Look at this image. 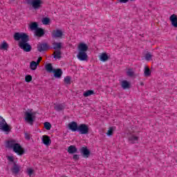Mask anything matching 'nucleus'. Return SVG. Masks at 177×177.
Instances as JSON below:
<instances>
[{"label": "nucleus", "instance_id": "58836bf2", "mask_svg": "<svg viewBox=\"0 0 177 177\" xmlns=\"http://www.w3.org/2000/svg\"><path fill=\"white\" fill-rule=\"evenodd\" d=\"M30 134L26 133H25V139H26V140H30Z\"/></svg>", "mask_w": 177, "mask_h": 177}, {"label": "nucleus", "instance_id": "4c0bfd02", "mask_svg": "<svg viewBox=\"0 0 177 177\" xmlns=\"http://www.w3.org/2000/svg\"><path fill=\"white\" fill-rule=\"evenodd\" d=\"M171 27L174 28V30H177V23H171Z\"/></svg>", "mask_w": 177, "mask_h": 177}, {"label": "nucleus", "instance_id": "cd10ccee", "mask_svg": "<svg viewBox=\"0 0 177 177\" xmlns=\"http://www.w3.org/2000/svg\"><path fill=\"white\" fill-rule=\"evenodd\" d=\"M169 20L171 23H177V15L175 14H173L170 17Z\"/></svg>", "mask_w": 177, "mask_h": 177}, {"label": "nucleus", "instance_id": "a18cd8bd", "mask_svg": "<svg viewBox=\"0 0 177 177\" xmlns=\"http://www.w3.org/2000/svg\"><path fill=\"white\" fill-rule=\"evenodd\" d=\"M30 23H37L36 21H31Z\"/></svg>", "mask_w": 177, "mask_h": 177}, {"label": "nucleus", "instance_id": "39448f33", "mask_svg": "<svg viewBox=\"0 0 177 177\" xmlns=\"http://www.w3.org/2000/svg\"><path fill=\"white\" fill-rule=\"evenodd\" d=\"M30 28L31 31H35V35H36V37H42V35L45 34V31L42 28H38L37 23L31 24Z\"/></svg>", "mask_w": 177, "mask_h": 177}, {"label": "nucleus", "instance_id": "7c9ffc66", "mask_svg": "<svg viewBox=\"0 0 177 177\" xmlns=\"http://www.w3.org/2000/svg\"><path fill=\"white\" fill-rule=\"evenodd\" d=\"M53 48H54V49H55V50H59V49H60V48H62V44L61 43H54Z\"/></svg>", "mask_w": 177, "mask_h": 177}, {"label": "nucleus", "instance_id": "f8f14e48", "mask_svg": "<svg viewBox=\"0 0 177 177\" xmlns=\"http://www.w3.org/2000/svg\"><path fill=\"white\" fill-rule=\"evenodd\" d=\"M100 61L102 63H106V62H108V60L110 59V55L107 54L106 53H102L98 56Z\"/></svg>", "mask_w": 177, "mask_h": 177}, {"label": "nucleus", "instance_id": "c03bdc74", "mask_svg": "<svg viewBox=\"0 0 177 177\" xmlns=\"http://www.w3.org/2000/svg\"><path fill=\"white\" fill-rule=\"evenodd\" d=\"M10 2H15V0H10Z\"/></svg>", "mask_w": 177, "mask_h": 177}, {"label": "nucleus", "instance_id": "f257e3e1", "mask_svg": "<svg viewBox=\"0 0 177 177\" xmlns=\"http://www.w3.org/2000/svg\"><path fill=\"white\" fill-rule=\"evenodd\" d=\"M14 39L19 41V48L23 49L24 52H30L31 50V46L27 43L28 41V35L26 33L17 32L14 35Z\"/></svg>", "mask_w": 177, "mask_h": 177}, {"label": "nucleus", "instance_id": "1a4fd4ad", "mask_svg": "<svg viewBox=\"0 0 177 177\" xmlns=\"http://www.w3.org/2000/svg\"><path fill=\"white\" fill-rule=\"evenodd\" d=\"M135 131L133 130H129V133L130 136H129V141L130 142V143H138L139 142V136L133 134L135 133Z\"/></svg>", "mask_w": 177, "mask_h": 177}, {"label": "nucleus", "instance_id": "20e7f679", "mask_svg": "<svg viewBox=\"0 0 177 177\" xmlns=\"http://www.w3.org/2000/svg\"><path fill=\"white\" fill-rule=\"evenodd\" d=\"M36 114L37 112H35L32 109L26 110L24 113V120L26 122L30 125H32V124H34V121H35Z\"/></svg>", "mask_w": 177, "mask_h": 177}, {"label": "nucleus", "instance_id": "c9c22d12", "mask_svg": "<svg viewBox=\"0 0 177 177\" xmlns=\"http://www.w3.org/2000/svg\"><path fill=\"white\" fill-rule=\"evenodd\" d=\"M41 23H50V19L49 17H44L41 19Z\"/></svg>", "mask_w": 177, "mask_h": 177}, {"label": "nucleus", "instance_id": "393cba45", "mask_svg": "<svg viewBox=\"0 0 177 177\" xmlns=\"http://www.w3.org/2000/svg\"><path fill=\"white\" fill-rule=\"evenodd\" d=\"M45 68H46V71H48V73H53V71H55V69L52 66V64H46Z\"/></svg>", "mask_w": 177, "mask_h": 177}, {"label": "nucleus", "instance_id": "0eeeda50", "mask_svg": "<svg viewBox=\"0 0 177 177\" xmlns=\"http://www.w3.org/2000/svg\"><path fill=\"white\" fill-rule=\"evenodd\" d=\"M0 129L3 132H9L10 131V126L6 123V120L2 116H0Z\"/></svg>", "mask_w": 177, "mask_h": 177}, {"label": "nucleus", "instance_id": "9b49d317", "mask_svg": "<svg viewBox=\"0 0 177 177\" xmlns=\"http://www.w3.org/2000/svg\"><path fill=\"white\" fill-rule=\"evenodd\" d=\"M80 153L84 158H88V157L91 156V151H89L86 147H82L80 149Z\"/></svg>", "mask_w": 177, "mask_h": 177}, {"label": "nucleus", "instance_id": "b1692460", "mask_svg": "<svg viewBox=\"0 0 177 177\" xmlns=\"http://www.w3.org/2000/svg\"><path fill=\"white\" fill-rule=\"evenodd\" d=\"M37 49L39 52H44V50H46L48 49V46L46 44H39Z\"/></svg>", "mask_w": 177, "mask_h": 177}, {"label": "nucleus", "instance_id": "c85d7f7f", "mask_svg": "<svg viewBox=\"0 0 177 177\" xmlns=\"http://www.w3.org/2000/svg\"><path fill=\"white\" fill-rule=\"evenodd\" d=\"M44 128L46 129V131H50V129L52 128V124L49 122H44Z\"/></svg>", "mask_w": 177, "mask_h": 177}, {"label": "nucleus", "instance_id": "a211bd4d", "mask_svg": "<svg viewBox=\"0 0 177 177\" xmlns=\"http://www.w3.org/2000/svg\"><path fill=\"white\" fill-rule=\"evenodd\" d=\"M77 151H78V149L74 145H71L68 147V153H69V154H74V153H77Z\"/></svg>", "mask_w": 177, "mask_h": 177}, {"label": "nucleus", "instance_id": "ea45409f", "mask_svg": "<svg viewBox=\"0 0 177 177\" xmlns=\"http://www.w3.org/2000/svg\"><path fill=\"white\" fill-rule=\"evenodd\" d=\"M129 0H119L120 3H127Z\"/></svg>", "mask_w": 177, "mask_h": 177}, {"label": "nucleus", "instance_id": "2f4dec72", "mask_svg": "<svg viewBox=\"0 0 177 177\" xmlns=\"http://www.w3.org/2000/svg\"><path fill=\"white\" fill-rule=\"evenodd\" d=\"M64 109V106L62 104H57L55 106V109L57 110V111H60V110H63Z\"/></svg>", "mask_w": 177, "mask_h": 177}, {"label": "nucleus", "instance_id": "473e14b6", "mask_svg": "<svg viewBox=\"0 0 177 177\" xmlns=\"http://www.w3.org/2000/svg\"><path fill=\"white\" fill-rule=\"evenodd\" d=\"M25 81L26 82H31V81H32V76H31L30 75H26Z\"/></svg>", "mask_w": 177, "mask_h": 177}, {"label": "nucleus", "instance_id": "a878e982", "mask_svg": "<svg viewBox=\"0 0 177 177\" xmlns=\"http://www.w3.org/2000/svg\"><path fill=\"white\" fill-rule=\"evenodd\" d=\"M95 94V91H92V90H88L85 91L83 93V96H84V97H88V96H92V95Z\"/></svg>", "mask_w": 177, "mask_h": 177}, {"label": "nucleus", "instance_id": "4468645a", "mask_svg": "<svg viewBox=\"0 0 177 177\" xmlns=\"http://www.w3.org/2000/svg\"><path fill=\"white\" fill-rule=\"evenodd\" d=\"M53 74H54V77L55 78H61L63 71H62V69L57 68V69H54V71H53Z\"/></svg>", "mask_w": 177, "mask_h": 177}, {"label": "nucleus", "instance_id": "79ce46f5", "mask_svg": "<svg viewBox=\"0 0 177 177\" xmlns=\"http://www.w3.org/2000/svg\"><path fill=\"white\" fill-rule=\"evenodd\" d=\"M41 60H42V57H39L38 59H37V62L36 63H37L38 64V65L39 66V63L41 62Z\"/></svg>", "mask_w": 177, "mask_h": 177}, {"label": "nucleus", "instance_id": "dca6fc26", "mask_svg": "<svg viewBox=\"0 0 177 177\" xmlns=\"http://www.w3.org/2000/svg\"><path fill=\"white\" fill-rule=\"evenodd\" d=\"M26 174L30 177H34L35 176V170L32 167H28L26 169Z\"/></svg>", "mask_w": 177, "mask_h": 177}, {"label": "nucleus", "instance_id": "72a5a7b5", "mask_svg": "<svg viewBox=\"0 0 177 177\" xmlns=\"http://www.w3.org/2000/svg\"><path fill=\"white\" fill-rule=\"evenodd\" d=\"M65 84H70V82H71V77L70 76H66V77H64V80Z\"/></svg>", "mask_w": 177, "mask_h": 177}, {"label": "nucleus", "instance_id": "6e6552de", "mask_svg": "<svg viewBox=\"0 0 177 177\" xmlns=\"http://www.w3.org/2000/svg\"><path fill=\"white\" fill-rule=\"evenodd\" d=\"M77 131L82 135H87V133H89V126H88V124H82L78 126Z\"/></svg>", "mask_w": 177, "mask_h": 177}, {"label": "nucleus", "instance_id": "6ab92c4d", "mask_svg": "<svg viewBox=\"0 0 177 177\" xmlns=\"http://www.w3.org/2000/svg\"><path fill=\"white\" fill-rule=\"evenodd\" d=\"M115 131V127H111L106 131V135L108 136L109 137L113 136V135H114Z\"/></svg>", "mask_w": 177, "mask_h": 177}, {"label": "nucleus", "instance_id": "bb28decb", "mask_svg": "<svg viewBox=\"0 0 177 177\" xmlns=\"http://www.w3.org/2000/svg\"><path fill=\"white\" fill-rule=\"evenodd\" d=\"M144 75L145 77H150V75H151V71H150V69L149 68H145Z\"/></svg>", "mask_w": 177, "mask_h": 177}, {"label": "nucleus", "instance_id": "ddd939ff", "mask_svg": "<svg viewBox=\"0 0 177 177\" xmlns=\"http://www.w3.org/2000/svg\"><path fill=\"white\" fill-rule=\"evenodd\" d=\"M68 128L72 131L73 132H75V131H78V125L77 124V122H72L68 124Z\"/></svg>", "mask_w": 177, "mask_h": 177}, {"label": "nucleus", "instance_id": "a19ab883", "mask_svg": "<svg viewBox=\"0 0 177 177\" xmlns=\"http://www.w3.org/2000/svg\"><path fill=\"white\" fill-rule=\"evenodd\" d=\"M79 159H80V156H78V155H74L73 156V160H79Z\"/></svg>", "mask_w": 177, "mask_h": 177}, {"label": "nucleus", "instance_id": "423d86ee", "mask_svg": "<svg viewBox=\"0 0 177 177\" xmlns=\"http://www.w3.org/2000/svg\"><path fill=\"white\" fill-rule=\"evenodd\" d=\"M26 2L28 5H30L35 10L41 8V5H42L41 0H26Z\"/></svg>", "mask_w": 177, "mask_h": 177}, {"label": "nucleus", "instance_id": "f03ea898", "mask_svg": "<svg viewBox=\"0 0 177 177\" xmlns=\"http://www.w3.org/2000/svg\"><path fill=\"white\" fill-rule=\"evenodd\" d=\"M89 49L88 44L81 42L77 46V57L80 62H87L88 57L86 52Z\"/></svg>", "mask_w": 177, "mask_h": 177}, {"label": "nucleus", "instance_id": "4be33fe9", "mask_svg": "<svg viewBox=\"0 0 177 177\" xmlns=\"http://www.w3.org/2000/svg\"><path fill=\"white\" fill-rule=\"evenodd\" d=\"M8 48H9V44H8L6 41H3L0 45L1 50H8Z\"/></svg>", "mask_w": 177, "mask_h": 177}, {"label": "nucleus", "instance_id": "c756f323", "mask_svg": "<svg viewBox=\"0 0 177 177\" xmlns=\"http://www.w3.org/2000/svg\"><path fill=\"white\" fill-rule=\"evenodd\" d=\"M54 57L55 59H60V57H62V53H60V50H55L54 53Z\"/></svg>", "mask_w": 177, "mask_h": 177}, {"label": "nucleus", "instance_id": "7ed1b4c3", "mask_svg": "<svg viewBox=\"0 0 177 177\" xmlns=\"http://www.w3.org/2000/svg\"><path fill=\"white\" fill-rule=\"evenodd\" d=\"M6 147L8 149H12L13 151L18 156H23L24 154V148L20 146L16 140H10L6 142Z\"/></svg>", "mask_w": 177, "mask_h": 177}, {"label": "nucleus", "instance_id": "5701e85b", "mask_svg": "<svg viewBox=\"0 0 177 177\" xmlns=\"http://www.w3.org/2000/svg\"><path fill=\"white\" fill-rule=\"evenodd\" d=\"M38 63L35 61H32L30 64V68L32 71L37 70V67H38Z\"/></svg>", "mask_w": 177, "mask_h": 177}, {"label": "nucleus", "instance_id": "aec40b11", "mask_svg": "<svg viewBox=\"0 0 177 177\" xmlns=\"http://www.w3.org/2000/svg\"><path fill=\"white\" fill-rule=\"evenodd\" d=\"M62 35L63 32H62V30H57L53 32V37H54L55 38H60V37H62Z\"/></svg>", "mask_w": 177, "mask_h": 177}, {"label": "nucleus", "instance_id": "9d476101", "mask_svg": "<svg viewBox=\"0 0 177 177\" xmlns=\"http://www.w3.org/2000/svg\"><path fill=\"white\" fill-rule=\"evenodd\" d=\"M41 143L44 145V146L48 147V146L52 145V140H50V137H49V136L44 135L41 136Z\"/></svg>", "mask_w": 177, "mask_h": 177}, {"label": "nucleus", "instance_id": "2eb2a0df", "mask_svg": "<svg viewBox=\"0 0 177 177\" xmlns=\"http://www.w3.org/2000/svg\"><path fill=\"white\" fill-rule=\"evenodd\" d=\"M11 171L14 175H17L20 172V165L14 164Z\"/></svg>", "mask_w": 177, "mask_h": 177}, {"label": "nucleus", "instance_id": "e433bc0d", "mask_svg": "<svg viewBox=\"0 0 177 177\" xmlns=\"http://www.w3.org/2000/svg\"><path fill=\"white\" fill-rule=\"evenodd\" d=\"M127 74L129 75V77H132V75H133V71H132V69H129L127 71Z\"/></svg>", "mask_w": 177, "mask_h": 177}, {"label": "nucleus", "instance_id": "f704fd0d", "mask_svg": "<svg viewBox=\"0 0 177 177\" xmlns=\"http://www.w3.org/2000/svg\"><path fill=\"white\" fill-rule=\"evenodd\" d=\"M151 57H153L151 54L147 53V55H145V60H147V62H150V60H151Z\"/></svg>", "mask_w": 177, "mask_h": 177}, {"label": "nucleus", "instance_id": "37998d69", "mask_svg": "<svg viewBox=\"0 0 177 177\" xmlns=\"http://www.w3.org/2000/svg\"><path fill=\"white\" fill-rule=\"evenodd\" d=\"M140 85H141L142 86H143V85H145V83H143V82H141L140 83Z\"/></svg>", "mask_w": 177, "mask_h": 177}, {"label": "nucleus", "instance_id": "f3484780", "mask_svg": "<svg viewBox=\"0 0 177 177\" xmlns=\"http://www.w3.org/2000/svg\"><path fill=\"white\" fill-rule=\"evenodd\" d=\"M121 85L123 89H129L131 88V82L127 80L122 81Z\"/></svg>", "mask_w": 177, "mask_h": 177}, {"label": "nucleus", "instance_id": "412c9836", "mask_svg": "<svg viewBox=\"0 0 177 177\" xmlns=\"http://www.w3.org/2000/svg\"><path fill=\"white\" fill-rule=\"evenodd\" d=\"M7 160L9 161V162H12L14 165L17 162V158L12 155L8 156Z\"/></svg>", "mask_w": 177, "mask_h": 177}, {"label": "nucleus", "instance_id": "49530a36", "mask_svg": "<svg viewBox=\"0 0 177 177\" xmlns=\"http://www.w3.org/2000/svg\"><path fill=\"white\" fill-rule=\"evenodd\" d=\"M130 1H135V0H130Z\"/></svg>", "mask_w": 177, "mask_h": 177}]
</instances>
